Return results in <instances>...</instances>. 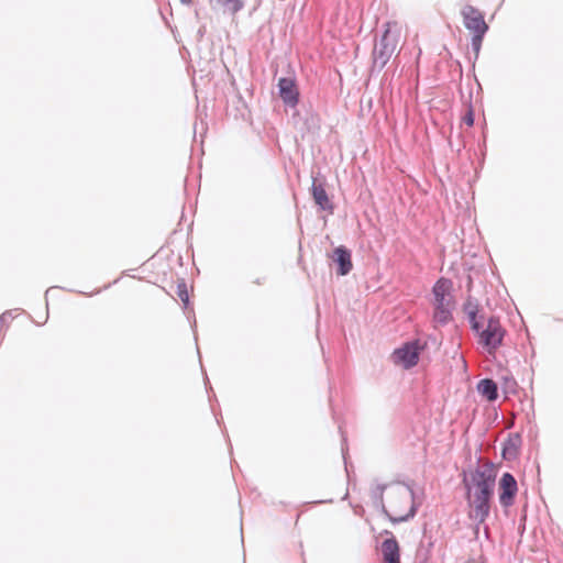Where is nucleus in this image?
I'll return each instance as SVG.
<instances>
[{
	"label": "nucleus",
	"instance_id": "2eb2a0df",
	"mask_svg": "<svg viewBox=\"0 0 563 563\" xmlns=\"http://www.w3.org/2000/svg\"><path fill=\"white\" fill-rule=\"evenodd\" d=\"M216 2L219 5L225 8L232 14H235L236 12L242 10L244 5L242 0H216Z\"/></svg>",
	"mask_w": 563,
	"mask_h": 563
},
{
	"label": "nucleus",
	"instance_id": "dca6fc26",
	"mask_svg": "<svg viewBox=\"0 0 563 563\" xmlns=\"http://www.w3.org/2000/svg\"><path fill=\"white\" fill-rule=\"evenodd\" d=\"M177 295L180 298V300L185 303V306L189 302V296L187 291V287L185 283H181L177 286Z\"/></svg>",
	"mask_w": 563,
	"mask_h": 563
},
{
	"label": "nucleus",
	"instance_id": "6e6552de",
	"mask_svg": "<svg viewBox=\"0 0 563 563\" xmlns=\"http://www.w3.org/2000/svg\"><path fill=\"white\" fill-rule=\"evenodd\" d=\"M499 501L503 506L508 507L512 505L514 497L517 493V482L510 473H504L499 481Z\"/></svg>",
	"mask_w": 563,
	"mask_h": 563
},
{
	"label": "nucleus",
	"instance_id": "20e7f679",
	"mask_svg": "<svg viewBox=\"0 0 563 563\" xmlns=\"http://www.w3.org/2000/svg\"><path fill=\"white\" fill-rule=\"evenodd\" d=\"M400 31L395 22H387L386 30L373 49L374 66L382 69L397 48Z\"/></svg>",
	"mask_w": 563,
	"mask_h": 563
},
{
	"label": "nucleus",
	"instance_id": "ddd939ff",
	"mask_svg": "<svg viewBox=\"0 0 563 563\" xmlns=\"http://www.w3.org/2000/svg\"><path fill=\"white\" fill-rule=\"evenodd\" d=\"M464 312L467 316V319L472 325V329L476 332L482 328L479 322L477 321V312H478V302L476 299L468 297L464 303Z\"/></svg>",
	"mask_w": 563,
	"mask_h": 563
},
{
	"label": "nucleus",
	"instance_id": "0eeeda50",
	"mask_svg": "<svg viewBox=\"0 0 563 563\" xmlns=\"http://www.w3.org/2000/svg\"><path fill=\"white\" fill-rule=\"evenodd\" d=\"M421 347L418 342H407L394 351L391 358L396 365L409 369L418 363Z\"/></svg>",
	"mask_w": 563,
	"mask_h": 563
},
{
	"label": "nucleus",
	"instance_id": "39448f33",
	"mask_svg": "<svg viewBox=\"0 0 563 563\" xmlns=\"http://www.w3.org/2000/svg\"><path fill=\"white\" fill-rule=\"evenodd\" d=\"M464 26L472 33V49L477 58L482 47L483 38L488 31V25L483 13L475 7L466 4L461 10Z\"/></svg>",
	"mask_w": 563,
	"mask_h": 563
},
{
	"label": "nucleus",
	"instance_id": "f257e3e1",
	"mask_svg": "<svg viewBox=\"0 0 563 563\" xmlns=\"http://www.w3.org/2000/svg\"><path fill=\"white\" fill-rule=\"evenodd\" d=\"M495 479V471L488 465L477 467L463 479L470 508L468 517L477 525L483 523L489 515Z\"/></svg>",
	"mask_w": 563,
	"mask_h": 563
},
{
	"label": "nucleus",
	"instance_id": "4468645a",
	"mask_svg": "<svg viewBox=\"0 0 563 563\" xmlns=\"http://www.w3.org/2000/svg\"><path fill=\"white\" fill-rule=\"evenodd\" d=\"M478 393L484 396L487 400L494 401L498 397L497 384L489 378L479 380L477 384Z\"/></svg>",
	"mask_w": 563,
	"mask_h": 563
},
{
	"label": "nucleus",
	"instance_id": "6ab92c4d",
	"mask_svg": "<svg viewBox=\"0 0 563 563\" xmlns=\"http://www.w3.org/2000/svg\"><path fill=\"white\" fill-rule=\"evenodd\" d=\"M466 563H481V562H479V561H477V560H470V561H467Z\"/></svg>",
	"mask_w": 563,
	"mask_h": 563
},
{
	"label": "nucleus",
	"instance_id": "a211bd4d",
	"mask_svg": "<svg viewBox=\"0 0 563 563\" xmlns=\"http://www.w3.org/2000/svg\"><path fill=\"white\" fill-rule=\"evenodd\" d=\"M181 4L189 5L191 4V0H179Z\"/></svg>",
	"mask_w": 563,
	"mask_h": 563
},
{
	"label": "nucleus",
	"instance_id": "f03ea898",
	"mask_svg": "<svg viewBox=\"0 0 563 563\" xmlns=\"http://www.w3.org/2000/svg\"><path fill=\"white\" fill-rule=\"evenodd\" d=\"M372 497L393 522H404L416 515L415 494L408 485L377 484L372 489Z\"/></svg>",
	"mask_w": 563,
	"mask_h": 563
},
{
	"label": "nucleus",
	"instance_id": "9b49d317",
	"mask_svg": "<svg viewBox=\"0 0 563 563\" xmlns=\"http://www.w3.org/2000/svg\"><path fill=\"white\" fill-rule=\"evenodd\" d=\"M311 194L314 202L322 209L332 211L333 207L328 198V195L322 186V184L318 183L316 178H313L311 186Z\"/></svg>",
	"mask_w": 563,
	"mask_h": 563
},
{
	"label": "nucleus",
	"instance_id": "1a4fd4ad",
	"mask_svg": "<svg viewBox=\"0 0 563 563\" xmlns=\"http://www.w3.org/2000/svg\"><path fill=\"white\" fill-rule=\"evenodd\" d=\"M278 89L279 96L286 106L295 107L298 103L299 92L294 79L287 77L279 78Z\"/></svg>",
	"mask_w": 563,
	"mask_h": 563
},
{
	"label": "nucleus",
	"instance_id": "f3484780",
	"mask_svg": "<svg viewBox=\"0 0 563 563\" xmlns=\"http://www.w3.org/2000/svg\"><path fill=\"white\" fill-rule=\"evenodd\" d=\"M463 121L468 126H472L474 124V115L471 110L465 114V117L463 118Z\"/></svg>",
	"mask_w": 563,
	"mask_h": 563
},
{
	"label": "nucleus",
	"instance_id": "423d86ee",
	"mask_svg": "<svg viewBox=\"0 0 563 563\" xmlns=\"http://www.w3.org/2000/svg\"><path fill=\"white\" fill-rule=\"evenodd\" d=\"M479 334V343L489 353L494 354L500 346L505 331L498 320L490 318L485 329L477 332Z\"/></svg>",
	"mask_w": 563,
	"mask_h": 563
},
{
	"label": "nucleus",
	"instance_id": "f8f14e48",
	"mask_svg": "<svg viewBox=\"0 0 563 563\" xmlns=\"http://www.w3.org/2000/svg\"><path fill=\"white\" fill-rule=\"evenodd\" d=\"M382 554L385 563H399L398 542L394 538L384 540L382 543Z\"/></svg>",
	"mask_w": 563,
	"mask_h": 563
},
{
	"label": "nucleus",
	"instance_id": "7ed1b4c3",
	"mask_svg": "<svg viewBox=\"0 0 563 563\" xmlns=\"http://www.w3.org/2000/svg\"><path fill=\"white\" fill-rule=\"evenodd\" d=\"M450 279L440 278L432 288L433 322L435 325L448 324L452 320L454 297Z\"/></svg>",
	"mask_w": 563,
	"mask_h": 563
},
{
	"label": "nucleus",
	"instance_id": "9d476101",
	"mask_svg": "<svg viewBox=\"0 0 563 563\" xmlns=\"http://www.w3.org/2000/svg\"><path fill=\"white\" fill-rule=\"evenodd\" d=\"M333 261L338 264V274L341 276L347 275L352 269L351 252L344 247L339 246L334 249Z\"/></svg>",
	"mask_w": 563,
	"mask_h": 563
}]
</instances>
